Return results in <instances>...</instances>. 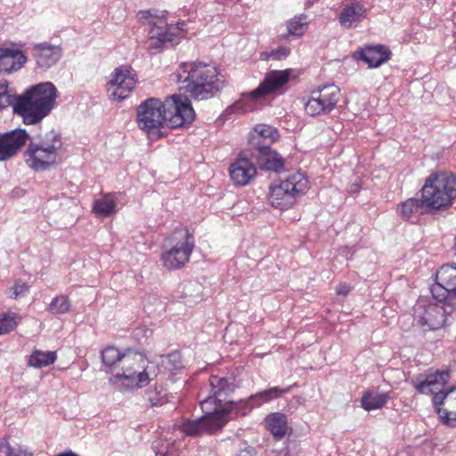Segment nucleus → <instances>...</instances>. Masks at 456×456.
<instances>
[{"label": "nucleus", "instance_id": "14", "mask_svg": "<svg viewBox=\"0 0 456 456\" xmlns=\"http://www.w3.org/2000/svg\"><path fill=\"white\" fill-rule=\"evenodd\" d=\"M430 291L435 299L456 311V267L449 265L440 267Z\"/></svg>", "mask_w": 456, "mask_h": 456}, {"label": "nucleus", "instance_id": "32", "mask_svg": "<svg viewBox=\"0 0 456 456\" xmlns=\"http://www.w3.org/2000/svg\"><path fill=\"white\" fill-rule=\"evenodd\" d=\"M71 306L70 300L65 295L56 296L47 306V311L52 314H67Z\"/></svg>", "mask_w": 456, "mask_h": 456}, {"label": "nucleus", "instance_id": "34", "mask_svg": "<svg viewBox=\"0 0 456 456\" xmlns=\"http://www.w3.org/2000/svg\"><path fill=\"white\" fill-rule=\"evenodd\" d=\"M20 102V95L12 94L7 85H0V109H6L10 106L15 114V106Z\"/></svg>", "mask_w": 456, "mask_h": 456}, {"label": "nucleus", "instance_id": "29", "mask_svg": "<svg viewBox=\"0 0 456 456\" xmlns=\"http://www.w3.org/2000/svg\"><path fill=\"white\" fill-rule=\"evenodd\" d=\"M266 428L277 440L283 438L286 435L288 426L287 418L280 412L272 413L265 419Z\"/></svg>", "mask_w": 456, "mask_h": 456}, {"label": "nucleus", "instance_id": "16", "mask_svg": "<svg viewBox=\"0 0 456 456\" xmlns=\"http://www.w3.org/2000/svg\"><path fill=\"white\" fill-rule=\"evenodd\" d=\"M445 305L418 302L414 307V321L424 331L439 330L446 322Z\"/></svg>", "mask_w": 456, "mask_h": 456}, {"label": "nucleus", "instance_id": "37", "mask_svg": "<svg viewBox=\"0 0 456 456\" xmlns=\"http://www.w3.org/2000/svg\"><path fill=\"white\" fill-rule=\"evenodd\" d=\"M289 47L280 46L277 49L272 50L271 52H263L260 55V59L263 61H268L270 59L281 61L286 59L289 55Z\"/></svg>", "mask_w": 456, "mask_h": 456}, {"label": "nucleus", "instance_id": "28", "mask_svg": "<svg viewBox=\"0 0 456 456\" xmlns=\"http://www.w3.org/2000/svg\"><path fill=\"white\" fill-rule=\"evenodd\" d=\"M390 399L388 393L366 391L362 396L361 405L365 411L381 409Z\"/></svg>", "mask_w": 456, "mask_h": 456}, {"label": "nucleus", "instance_id": "18", "mask_svg": "<svg viewBox=\"0 0 456 456\" xmlns=\"http://www.w3.org/2000/svg\"><path fill=\"white\" fill-rule=\"evenodd\" d=\"M290 390V387L286 389H281L278 387H273L269 389L258 392L255 395H251L247 400H240L239 402L224 401V404L227 410L230 411L232 419L239 416H245L249 413L253 409L252 401H256L257 398H261V401L265 403L270 402L273 399L280 397L282 394L287 393Z\"/></svg>", "mask_w": 456, "mask_h": 456}, {"label": "nucleus", "instance_id": "5", "mask_svg": "<svg viewBox=\"0 0 456 456\" xmlns=\"http://www.w3.org/2000/svg\"><path fill=\"white\" fill-rule=\"evenodd\" d=\"M139 15L141 20L151 26L149 48L151 50L159 49L167 43L177 44L185 35L186 23L168 24L166 11L147 10L140 12Z\"/></svg>", "mask_w": 456, "mask_h": 456}, {"label": "nucleus", "instance_id": "27", "mask_svg": "<svg viewBox=\"0 0 456 456\" xmlns=\"http://www.w3.org/2000/svg\"><path fill=\"white\" fill-rule=\"evenodd\" d=\"M397 212L403 218L410 219L413 216L428 214L429 209L422 198H411L398 205Z\"/></svg>", "mask_w": 456, "mask_h": 456}, {"label": "nucleus", "instance_id": "1", "mask_svg": "<svg viewBox=\"0 0 456 456\" xmlns=\"http://www.w3.org/2000/svg\"><path fill=\"white\" fill-rule=\"evenodd\" d=\"M234 379L212 375L200 392V407L204 415L193 420H186L181 430L189 436H198L222 428L232 419L224 401L235 390Z\"/></svg>", "mask_w": 456, "mask_h": 456}, {"label": "nucleus", "instance_id": "9", "mask_svg": "<svg viewBox=\"0 0 456 456\" xmlns=\"http://www.w3.org/2000/svg\"><path fill=\"white\" fill-rule=\"evenodd\" d=\"M119 366L121 372L113 374L111 378L113 382H124L126 389L140 387L149 383L150 379L145 368L146 360L142 354L127 351L124 353ZM123 388L120 387V389Z\"/></svg>", "mask_w": 456, "mask_h": 456}, {"label": "nucleus", "instance_id": "39", "mask_svg": "<svg viewBox=\"0 0 456 456\" xmlns=\"http://www.w3.org/2000/svg\"><path fill=\"white\" fill-rule=\"evenodd\" d=\"M166 366L172 370H178L183 367L181 354L177 352H173L166 356V361L163 362Z\"/></svg>", "mask_w": 456, "mask_h": 456}, {"label": "nucleus", "instance_id": "15", "mask_svg": "<svg viewBox=\"0 0 456 456\" xmlns=\"http://www.w3.org/2000/svg\"><path fill=\"white\" fill-rule=\"evenodd\" d=\"M339 97L340 90L337 86H323L311 92L305 110L312 117L328 114L335 109Z\"/></svg>", "mask_w": 456, "mask_h": 456}, {"label": "nucleus", "instance_id": "38", "mask_svg": "<svg viewBox=\"0 0 456 456\" xmlns=\"http://www.w3.org/2000/svg\"><path fill=\"white\" fill-rule=\"evenodd\" d=\"M29 285L26 282L16 281L9 289V297L13 299L25 297L29 291Z\"/></svg>", "mask_w": 456, "mask_h": 456}, {"label": "nucleus", "instance_id": "13", "mask_svg": "<svg viewBox=\"0 0 456 456\" xmlns=\"http://www.w3.org/2000/svg\"><path fill=\"white\" fill-rule=\"evenodd\" d=\"M166 127L178 128L190 125L195 118V112L187 96L173 94L163 102Z\"/></svg>", "mask_w": 456, "mask_h": 456}, {"label": "nucleus", "instance_id": "11", "mask_svg": "<svg viewBox=\"0 0 456 456\" xmlns=\"http://www.w3.org/2000/svg\"><path fill=\"white\" fill-rule=\"evenodd\" d=\"M163 102L159 98H148L137 107L136 122L138 127L151 139L163 135L160 130L166 127Z\"/></svg>", "mask_w": 456, "mask_h": 456}, {"label": "nucleus", "instance_id": "10", "mask_svg": "<svg viewBox=\"0 0 456 456\" xmlns=\"http://www.w3.org/2000/svg\"><path fill=\"white\" fill-rule=\"evenodd\" d=\"M290 70H271L265 76L260 85L250 93L242 94L235 102V108L243 112L252 111L256 108V101L270 94L288 83Z\"/></svg>", "mask_w": 456, "mask_h": 456}, {"label": "nucleus", "instance_id": "8", "mask_svg": "<svg viewBox=\"0 0 456 456\" xmlns=\"http://www.w3.org/2000/svg\"><path fill=\"white\" fill-rule=\"evenodd\" d=\"M309 182L304 174L295 172L270 187V204L281 210L292 207L298 197L308 190Z\"/></svg>", "mask_w": 456, "mask_h": 456}, {"label": "nucleus", "instance_id": "24", "mask_svg": "<svg viewBox=\"0 0 456 456\" xmlns=\"http://www.w3.org/2000/svg\"><path fill=\"white\" fill-rule=\"evenodd\" d=\"M367 15V8L360 2L354 0L344 4L338 16L339 24L345 28H355Z\"/></svg>", "mask_w": 456, "mask_h": 456}, {"label": "nucleus", "instance_id": "19", "mask_svg": "<svg viewBox=\"0 0 456 456\" xmlns=\"http://www.w3.org/2000/svg\"><path fill=\"white\" fill-rule=\"evenodd\" d=\"M250 159V152L244 151L240 158L231 164L230 177L236 186L248 185L256 175V167Z\"/></svg>", "mask_w": 456, "mask_h": 456}, {"label": "nucleus", "instance_id": "2", "mask_svg": "<svg viewBox=\"0 0 456 456\" xmlns=\"http://www.w3.org/2000/svg\"><path fill=\"white\" fill-rule=\"evenodd\" d=\"M176 81L180 90L199 101L213 97L224 86L216 68L202 62L182 63L176 73Z\"/></svg>", "mask_w": 456, "mask_h": 456}, {"label": "nucleus", "instance_id": "33", "mask_svg": "<svg viewBox=\"0 0 456 456\" xmlns=\"http://www.w3.org/2000/svg\"><path fill=\"white\" fill-rule=\"evenodd\" d=\"M307 24L308 22L305 15L295 16L287 21L288 34L300 37L305 32Z\"/></svg>", "mask_w": 456, "mask_h": 456}, {"label": "nucleus", "instance_id": "25", "mask_svg": "<svg viewBox=\"0 0 456 456\" xmlns=\"http://www.w3.org/2000/svg\"><path fill=\"white\" fill-rule=\"evenodd\" d=\"M27 61L28 58L21 50L0 47V73L15 72L20 69Z\"/></svg>", "mask_w": 456, "mask_h": 456}, {"label": "nucleus", "instance_id": "44", "mask_svg": "<svg viewBox=\"0 0 456 456\" xmlns=\"http://www.w3.org/2000/svg\"><path fill=\"white\" fill-rule=\"evenodd\" d=\"M8 456H33V454L26 449H13L11 451Z\"/></svg>", "mask_w": 456, "mask_h": 456}, {"label": "nucleus", "instance_id": "21", "mask_svg": "<svg viewBox=\"0 0 456 456\" xmlns=\"http://www.w3.org/2000/svg\"><path fill=\"white\" fill-rule=\"evenodd\" d=\"M280 137L279 131L265 124L256 125L248 134L250 152L269 149Z\"/></svg>", "mask_w": 456, "mask_h": 456}, {"label": "nucleus", "instance_id": "30", "mask_svg": "<svg viewBox=\"0 0 456 456\" xmlns=\"http://www.w3.org/2000/svg\"><path fill=\"white\" fill-rule=\"evenodd\" d=\"M57 359L56 352L35 349L28 358V364L41 369L53 364Z\"/></svg>", "mask_w": 456, "mask_h": 456}, {"label": "nucleus", "instance_id": "41", "mask_svg": "<svg viewBox=\"0 0 456 456\" xmlns=\"http://www.w3.org/2000/svg\"><path fill=\"white\" fill-rule=\"evenodd\" d=\"M148 401L151 406L162 405L167 401L166 393L161 389L154 395L153 392L151 391L148 393Z\"/></svg>", "mask_w": 456, "mask_h": 456}, {"label": "nucleus", "instance_id": "7", "mask_svg": "<svg viewBox=\"0 0 456 456\" xmlns=\"http://www.w3.org/2000/svg\"><path fill=\"white\" fill-rule=\"evenodd\" d=\"M195 247L193 235L186 228L176 229L165 240L160 259L169 270L182 268L189 260Z\"/></svg>", "mask_w": 456, "mask_h": 456}, {"label": "nucleus", "instance_id": "31", "mask_svg": "<svg viewBox=\"0 0 456 456\" xmlns=\"http://www.w3.org/2000/svg\"><path fill=\"white\" fill-rule=\"evenodd\" d=\"M94 211L102 216H110L116 212V202L111 195H105L94 203Z\"/></svg>", "mask_w": 456, "mask_h": 456}, {"label": "nucleus", "instance_id": "17", "mask_svg": "<svg viewBox=\"0 0 456 456\" xmlns=\"http://www.w3.org/2000/svg\"><path fill=\"white\" fill-rule=\"evenodd\" d=\"M138 82L137 73L131 67L122 65L114 69L108 83V91L113 100H124L134 89Z\"/></svg>", "mask_w": 456, "mask_h": 456}, {"label": "nucleus", "instance_id": "36", "mask_svg": "<svg viewBox=\"0 0 456 456\" xmlns=\"http://www.w3.org/2000/svg\"><path fill=\"white\" fill-rule=\"evenodd\" d=\"M17 314L13 313L4 314L0 318V336L13 330L17 326Z\"/></svg>", "mask_w": 456, "mask_h": 456}, {"label": "nucleus", "instance_id": "12", "mask_svg": "<svg viewBox=\"0 0 456 456\" xmlns=\"http://www.w3.org/2000/svg\"><path fill=\"white\" fill-rule=\"evenodd\" d=\"M448 370H436L434 373L427 375L426 379L422 381H419L414 384L415 389L419 394H432L433 403L436 407V411L438 414V410H444L441 405L447 403L449 407H456L453 402L456 401V387L444 392L443 387L447 383L449 379Z\"/></svg>", "mask_w": 456, "mask_h": 456}, {"label": "nucleus", "instance_id": "43", "mask_svg": "<svg viewBox=\"0 0 456 456\" xmlns=\"http://www.w3.org/2000/svg\"><path fill=\"white\" fill-rule=\"evenodd\" d=\"M12 448L6 440H0V456L10 455Z\"/></svg>", "mask_w": 456, "mask_h": 456}, {"label": "nucleus", "instance_id": "20", "mask_svg": "<svg viewBox=\"0 0 456 456\" xmlns=\"http://www.w3.org/2000/svg\"><path fill=\"white\" fill-rule=\"evenodd\" d=\"M29 135L25 129H14L0 134V161L9 159L25 145Z\"/></svg>", "mask_w": 456, "mask_h": 456}, {"label": "nucleus", "instance_id": "26", "mask_svg": "<svg viewBox=\"0 0 456 456\" xmlns=\"http://www.w3.org/2000/svg\"><path fill=\"white\" fill-rule=\"evenodd\" d=\"M250 159H255L260 168L266 171L280 173L284 169L283 158L271 147L265 151L250 152Z\"/></svg>", "mask_w": 456, "mask_h": 456}, {"label": "nucleus", "instance_id": "4", "mask_svg": "<svg viewBox=\"0 0 456 456\" xmlns=\"http://www.w3.org/2000/svg\"><path fill=\"white\" fill-rule=\"evenodd\" d=\"M63 142L60 133L51 130L30 139L24 152L26 164L35 171H43L56 165Z\"/></svg>", "mask_w": 456, "mask_h": 456}, {"label": "nucleus", "instance_id": "23", "mask_svg": "<svg viewBox=\"0 0 456 456\" xmlns=\"http://www.w3.org/2000/svg\"><path fill=\"white\" fill-rule=\"evenodd\" d=\"M391 51L383 45H366L356 51L354 57L368 64L369 68H378L390 60Z\"/></svg>", "mask_w": 456, "mask_h": 456}, {"label": "nucleus", "instance_id": "40", "mask_svg": "<svg viewBox=\"0 0 456 456\" xmlns=\"http://www.w3.org/2000/svg\"><path fill=\"white\" fill-rule=\"evenodd\" d=\"M438 416L444 424L456 427V410H438Z\"/></svg>", "mask_w": 456, "mask_h": 456}, {"label": "nucleus", "instance_id": "22", "mask_svg": "<svg viewBox=\"0 0 456 456\" xmlns=\"http://www.w3.org/2000/svg\"><path fill=\"white\" fill-rule=\"evenodd\" d=\"M31 53L37 66L43 69L55 65L62 55L60 46L46 42L35 44L31 48Z\"/></svg>", "mask_w": 456, "mask_h": 456}, {"label": "nucleus", "instance_id": "45", "mask_svg": "<svg viewBox=\"0 0 456 456\" xmlns=\"http://www.w3.org/2000/svg\"><path fill=\"white\" fill-rule=\"evenodd\" d=\"M350 291V287L346 284H340L337 289V293L338 295L346 296Z\"/></svg>", "mask_w": 456, "mask_h": 456}, {"label": "nucleus", "instance_id": "46", "mask_svg": "<svg viewBox=\"0 0 456 456\" xmlns=\"http://www.w3.org/2000/svg\"><path fill=\"white\" fill-rule=\"evenodd\" d=\"M251 403L253 404V408H254V407L262 405L264 403V402L261 401V398H257L256 401H252Z\"/></svg>", "mask_w": 456, "mask_h": 456}, {"label": "nucleus", "instance_id": "35", "mask_svg": "<svg viewBox=\"0 0 456 456\" xmlns=\"http://www.w3.org/2000/svg\"><path fill=\"white\" fill-rule=\"evenodd\" d=\"M123 356L124 354L120 353L119 350L114 346H108L102 351V361L109 367L115 366L116 364L119 366Z\"/></svg>", "mask_w": 456, "mask_h": 456}, {"label": "nucleus", "instance_id": "3", "mask_svg": "<svg viewBox=\"0 0 456 456\" xmlns=\"http://www.w3.org/2000/svg\"><path fill=\"white\" fill-rule=\"evenodd\" d=\"M57 98V89L52 82H42L28 88L20 95L15 114L26 125L39 123L52 110Z\"/></svg>", "mask_w": 456, "mask_h": 456}, {"label": "nucleus", "instance_id": "6", "mask_svg": "<svg viewBox=\"0 0 456 456\" xmlns=\"http://www.w3.org/2000/svg\"><path fill=\"white\" fill-rule=\"evenodd\" d=\"M421 197L429 211L452 205L456 198V178L449 173L429 175L421 189Z\"/></svg>", "mask_w": 456, "mask_h": 456}, {"label": "nucleus", "instance_id": "42", "mask_svg": "<svg viewBox=\"0 0 456 456\" xmlns=\"http://www.w3.org/2000/svg\"><path fill=\"white\" fill-rule=\"evenodd\" d=\"M163 448H159L154 445L156 456H171L173 454L174 444L167 443L166 445L162 444Z\"/></svg>", "mask_w": 456, "mask_h": 456}]
</instances>
